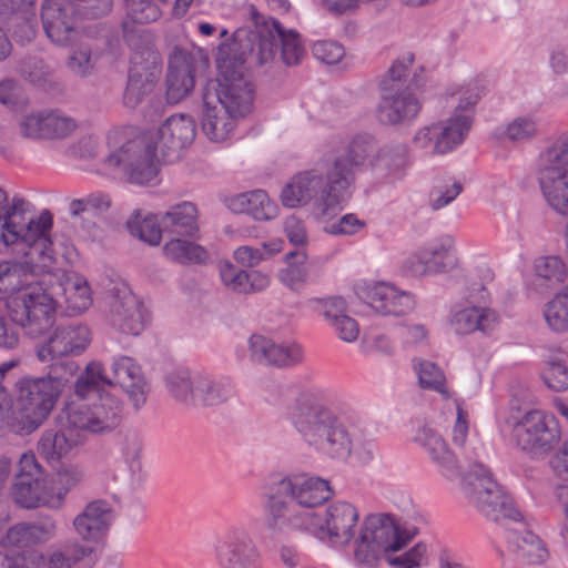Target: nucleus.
Wrapping results in <instances>:
<instances>
[{"label":"nucleus","instance_id":"1","mask_svg":"<svg viewBox=\"0 0 568 568\" xmlns=\"http://www.w3.org/2000/svg\"><path fill=\"white\" fill-rule=\"evenodd\" d=\"M369 151V143L356 138L334 159L320 160L312 169L295 174L282 189V204L294 209L315 201L324 212L336 206L354 180V170L364 163Z\"/></svg>","mask_w":568,"mask_h":568},{"label":"nucleus","instance_id":"2","mask_svg":"<svg viewBox=\"0 0 568 568\" xmlns=\"http://www.w3.org/2000/svg\"><path fill=\"white\" fill-rule=\"evenodd\" d=\"M244 52L217 58L220 78L207 81L203 89L202 130L212 142L229 139L235 129L236 119L251 112L254 89L244 77Z\"/></svg>","mask_w":568,"mask_h":568},{"label":"nucleus","instance_id":"3","mask_svg":"<svg viewBox=\"0 0 568 568\" xmlns=\"http://www.w3.org/2000/svg\"><path fill=\"white\" fill-rule=\"evenodd\" d=\"M73 388L79 400L67 402L57 417L63 428L105 434L120 425L123 404L109 390L110 376L101 362H89L77 377Z\"/></svg>","mask_w":568,"mask_h":568},{"label":"nucleus","instance_id":"4","mask_svg":"<svg viewBox=\"0 0 568 568\" xmlns=\"http://www.w3.org/2000/svg\"><path fill=\"white\" fill-rule=\"evenodd\" d=\"M288 419L312 450L338 460L351 456L355 439L353 432L332 408L314 396H300L288 410Z\"/></svg>","mask_w":568,"mask_h":568},{"label":"nucleus","instance_id":"5","mask_svg":"<svg viewBox=\"0 0 568 568\" xmlns=\"http://www.w3.org/2000/svg\"><path fill=\"white\" fill-rule=\"evenodd\" d=\"M29 202L19 195L9 200L8 193L0 186V248L18 243L31 245V255L50 262V232L53 215L43 210L37 217L26 216Z\"/></svg>","mask_w":568,"mask_h":568},{"label":"nucleus","instance_id":"6","mask_svg":"<svg viewBox=\"0 0 568 568\" xmlns=\"http://www.w3.org/2000/svg\"><path fill=\"white\" fill-rule=\"evenodd\" d=\"M474 507L488 520L504 527L507 549L520 561L538 565L548 558V550L534 534L514 499H475Z\"/></svg>","mask_w":568,"mask_h":568},{"label":"nucleus","instance_id":"7","mask_svg":"<svg viewBox=\"0 0 568 568\" xmlns=\"http://www.w3.org/2000/svg\"><path fill=\"white\" fill-rule=\"evenodd\" d=\"M57 288L59 286H52V275H44L38 283L13 295L7 304L11 323L32 338L48 333L55 322Z\"/></svg>","mask_w":568,"mask_h":568},{"label":"nucleus","instance_id":"8","mask_svg":"<svg viewBox=\"0 0 568 568\" xmlns=\"http://www.w3.org/2000/svg\"><path fill=\"white\" fill-rule=\"evenodd\" d=\"M250 13L254 29L247 36L251 43L248 55L263 65L272 61L280 49L282 61L287 67L297 65L305 54L298 33L285 30L276 19H266L253 6Z\"/></svg>","mask_w":568,"mask_h":568},{"label":"nucleus","instance_id":"9","mask_svg":"<svg viewBox=\"0 0 568 568\" xmlns=\"http://www.w3.org/2000/svg\"><path fill=\"white\" fill-rule=\"evenodd\" d=\"M165 387L175 400L191 406H216L235 395V388L230 379L214 378L204 372L189 368L168 373Z\"/></svg>","mask_w":568,"mask_h":568},{"label":"nucleus","instance_id":"10","mask_svg":"<svg viewBox=\"0 0 568 568\" xmlns=\"http://www.w3.org/2000/svg\"><path fill=\"white\" fill-rule=\"evenodd\" d=\"M416 534L417 528L402 529L389 515H371L365 519L356 541L355 559L369 566L382 558L387 561V556L404 548Z\"/></svg>","mask_w":568,"mask_h":568},{"label":"nucleus","instance_id":"11","mask_svg":"<svg viewBox=\"0 0 568 568\" xmlns=\"http://www.w3.org/2000/svg\"><path fill=\"white\" fill-rule=\"evenodd\" d=\"M111 149L104 163L110 169L122 166L131 183L148 184L158 175L155 160L158 154L153 145L142 139H126L124 130H114L108 134Z\"/></svg>","mask_w":568,"mask_h":568},{"label":"nucleus","instance_id":"12","mask_svg":"<svg viewBox=\"0 0 568 568\" xmlns=\"http://www.w3.org/2000/svg\"><path fill=\"white\" fill-rule=\"evenodd\" d=\"M513 437L519 449L532 457H544L561 442V427L550 412L530 409L511 424Z\"/></svg>","mask_w":568,"mask_h":568},{"label":"nucleus","instance_id":"13","mask_svg":"<svg viewBox=\"0 0 568 568\" xmlns=\"http://www.w3.org/2000/svg\"><path fill=\"white\" fill-rule=\"evenodd\" d=\"M327 499L311 500V518L308 530L320 540L334 546H346L354 537V528L358 521V511L346 500H337L326 505Z\"/></svg>","mask_w":568,"mask_h":568},{"label":"nucleus","instance_id":"14","mask_svg":"<svg viewBox=\"0 0 568 568\" xmlns=\"http://www.w3.org/2000/svg\"><path fill=\"white\" fill-rule=\"evenodd\" d=\"M17 390L18 406L24 428L29 433L43 424L61 395L43 376H27L19 379Z\"/></svg>","mask_w":568,"mask_h":568},{"label":"nucleus","instance_id":"15","mask_svg":"<svg viewBox=\"0 0 568 568\" xmlns=\"http://www.w3.org/2000/svg\"><path fill=\"white\" fill-rule=\"evenodd\" d=\"M128 83L123 92V104L135 109L149 95L161 73V60L151 48L134 50L131 58Z\"/></svg>","mask_w":568,"mask_h":568},{"label":"nucleus","instance_id":"16","mask_svg":"<svg viewBox=\"0 0 568 568\" xmlns=\"http://www.w3.org/2000/svg\"><path fill=\"white\" fill-rule=\"evenodd\" d=\"M473 119L469 114H457L446 122L433 123L419 129L413 142L420 149L433 145L437 154H445L459 145L471 128Z\"/></svg>","mask_w":568,"mask_h":568},{"label":"nucleus","instance_id":"17","mask_svg":"<svg viewBox=\"0 0 568 568\" xmlns=\"http://www.w3.org/2000/svg\"><path fill=\"white\" fill-rule=\"evenodd\" d=\"M17 245H23L27 247L24 252L26 261H3L0 262V287L3 295L14 293L20 294L22 290L31 286L33 283H38L36 275L40 272L49 271L55 261V252L53 248L52 240L50 239V262L38 260L32 256L31 245L28 243H18Z\"/></svg>","mask_w":568,"mask_h":568},{"label":"nucleus","instance_id":"18","mask_svg":"<svg viewBox=\"0 0 568 568\" xmlns=\"http://www.w3.org/2000/svg\"><path fill=\"white\" fill-rule=\"evenodd\" d=\"M195 135L194 119L187 114H174L159 128L156 143L153 148L160 153L164 163H174L193 143Z\"/></svg>","mask_w":568,"mask_h":568},{"label":"nucleus","instance_id":"19","mask_svg":"<svg viewBox=\"0 0 568 568\" xmlns=\"http://www.w3.org/2000/svg\"><path fill=\"white\" fill-rule=\"evenodd\" d=\"M312 507L310 499H268L264 521L271 537L292 529H308Z\"/></svg>","mask_w":568,"mask_h":568},{"label":"nucleus","instance_id":"20","mask_svg":"<svg viewBox=\"0 0 568 568\" xmlns=\"http://www.w3.org/2000/svg\"><path fill=\"white\" fill-rule=\"evenodd\" d=\"M357 297L383 316H403L415 307L414 296L385 282L359 285Z\"/></svg>","mask_w":568,"mask_h":568},{"label":"nucleus","instance_id":"21","mask_svg":"<svg viewBox=\"0 0 568 568\" xmlns=\"http://www.w3.org/2000/svg\"><path fill=\"white\" fill-rule=\"evenodd\" d=\"M265 488L267 497H333L336 494L328 480L307 473H273L268 476Z\"/></svg>","mask_w":568,"mask_h":568},{"label":"nucleus","instance_id":"22","mask_svg":"<svg viewBox=\"0 0 568 568\" xmlns=\"http://www.w3.org/2000/svg\"><path fill=\"white\" fill-rule=\"evenodd\" d=\"M91 342L89 327L81 323L58 325L49 338L37 346V356L41 362L80 355Z\"/></svg>","mask_w":568,"mask_h":568},{"label":"nucleus","instance_id":"23","mask_svg":"<svg viewBox=\"0 0 568 568\" xmlns=\"http://www.w3.org/2000/svg\"><path fill=\"white\" fill-rule=\"evenodd\" d=\"M381 100L376 109L379 123L389 126L409 125L422 111L423 103L414 90L379 91Z\"/></svg>","mask_w":568,"mask_h":568},{"label":"nucleus","instance_id":"24","mask_svg":"<svg viewBox=\"0 0 568 568\" xmlns=\"http://www.w3.org/2000/svg\"><path fill=\"white\" fill-rule=\"evenodd\" d=\"M110 369L111 388L120 386L132 407L140 410L150 394V385L140 364L130 356L121 355L112 358Z\"/></svg>","mask_w":568,"mask_h":568},{"label":"nucleus","instance_id":"25","mask_svg":"<svg viewBox=\"0 0 568 568\" xmlns=\"http://www.w3.org/2000/svg\"><path fill=\"white\" fill-rule=\"evenodd\" d=\"M41 20L47 37L58 45L75 40V8L71 0H45L41 7Z\"/></svg>","mask_w":568,"mask_h":568},{"label":"nucleus","instance_id":"26","mask_svg":"<svg viewBox=\"0 0 568 568\" xmlns=\"http://www.w3.org/2000/svg\"><path fill=\"white\" fill-rule=\"evenodd\" d=\"M215 558L220 568H262L261 554L243 531H234L215 546Z\"/></svg>","mask_w":568,"mask_h":568},{"label":"nucleus","instance_id":"27","mask_svg":"<svg viewBox=\"0 0 568 568\" xmlns=\"http://www.w3.org/2000/svg\"><path fill=\"white\" fill-rule=\"evenodd\" d=\"M538 182L549 206L561 215H568V165L561 161L551 162L548 152H545L541 155Z\"/></svg>","mask_w":568,"mask_h":568},{"label":"nucleus","instance_id":"28","mask_svg":"<svg viewBox=\"0 0 568 568\" xmlns=\"http://www.w3.org/2000/svg\"><path fill=\"white\" fill-rule=\"evenodd\" d=\"M75 128V121L59 110L30 113L20 122L22 136L32 140L64 139Z\"/></svg>","mask_w":568,"mask_h":568},{"label":"nucleus","instance_id":"29","mask_svg":"<svg viewBox=\"0 0 568 568\" xmlns=\"http://www.w3.org/2000/svg\"><path fill=\"white\" fill-rule=\"evenodd\" d=\"M194 71L193 54L175 49L169 58L165 78L168 103L176 104L192 93L195 85Z\"/></svg>","mask_w":568,"mask_h":568},{"label":"nucleus","instance_id":"30","mask_svg":"<svg viewBox=\"0 0 568 568\" xmlns=\"http://www.w3.org/2000/svg\"><path fill=\"white\" fill-rule=\"evenodd\" d=\"M252 361L270 366L287 367L302 362L303 351L296 344H276L271 338L254 334L248 339Z\"/></svg>","mask_w":568,"mask_h":568},{"label":"nucleus","instance_id":"31","mask_svg":"<svg viewBox=\"0 0 568 568\" xmlns=\"http://www.w3.org/2000/svg\"><path fill=\"white\" fill-rule=\"evenodd\" d=\"M126 19L122 22L124 40L132 50L150 48V37L145 32L136 33L130 29L131 23H150L161 17V10L152 0H125Z\"/></svg>","mask_w":568,"mask_h":568},{"label":"nucleus","instance_id":"32","mask_svg":"<svg viewBox=\"0 0 568 568\" xmlns=\"http://www.w3.org/2000/svg\"><path fill=\"white\" fill-rule=\"evenodd\" d=\"M146 322V310L138 296L131 292H123L115 297L112 304V323L122 333L139 335Z\"/></svg>","mask_w":568,"mask_h":568},{"label":"nucleus","instance_id":"33","mask_svg":"<svg viewBox=\"0 0 568 568\" xmlns=\"http://www.w3.org/2000/svg\"><path fill=\"white\" fill-rule=\"evenodd\" d=\"M113 520V510L105 499H93L79 514L73 526L83 540H98Z\"/></svg>","mask_w":568,"mask_h":568},{"label":"nucleus","instance_id":"34","mask_svg":"<svg viewBox=\"0 0 568 568\" xmlns=\"http://www.w3.org/2000/svg\"><path fill=\"white\" fill-rule=\"evenodd\" d=\"M413 442L425 449L433 462L452 475L459 474V465L443 436L428 425L418 427Z\"/></svg>","mask_w":568,"mask_h":568},{"label":"nucleus","instance_id":"35","mask_svg":"<svg viewBox=\"0 0 568 568\" xmlns=\"http://www.w3.org/2000/svg\"><path fill=\"white\" fill-rule=\"evenodd\" d=\"M57 526L51 518L38 524H18L8 529L1 538L3 547L24 548L50 540L55 535Z\"/></svg>","mask_w":568,"mask_h":568},{"label":"nucleus","instance_id":"36","mask_svg":"<svg viewBox=\"0 0 568 568\" xmlns=\"http://www.w3.org/2000/svg\"><path fill=\"white\" fill-rule=\"evenodd\" d=\"M499 323V315L496 311L487 307H466L454 313L449 324L456 334H470L479 331L491 332Z\"/></svg>","mask_w":568,"mask_h":568},{"label":"nucleus","instance_id":"37","mask_svg":"<svg viewBox=\"0 0 568 568\" xmlns=\"http://www.w3.org/2000/svg\"><path fill=\"white\" fill-rule=\"evenodd\" d=\"M165 233L179 236H193L199 231L197 209L192 202H181L160 213Z\"/></svg>","mask_w":568,"mask_h":568},{"label":"nucleus","instance_id":"38","mask_svg":"<svg viewBox=\"0 0 568 568\" xmlns=\"http://www.w3.org/2000/svg\"><path fill=\"white\" fill-rule=\"evenodd\" d=\"M230 209L239 214H247L256 221L272 220L277 212L276 204L263 190H254L232 197Z\"/></svg>","mask_w":568,"mask_h":568},{"label":"nucleus","instance_id":"39","mask_svg":"<svg viewBox=\"0 0 568 568\" xmlns=\"http://www.w3.org/2000/svg\"><path fill=\"white\" fill-rule=\"evenodd\" d=\"M220 275L223 284L231 291L239 294H250L264 290L270 278L257 271L246 272L237 268L231 263L222 264Z\"/></svg>","mask_w":568,"mask_h":568},{"label":"nucleus","instance_id":"40","mask_svg":"<svg viewBox=\"0 0 568 568\" xmlns=\"http://www.w3.org/2000/svg\"><path fill=\"white\" fill-rule=\"evenodd\" d=\"M414 62V54L406 53L390 64L389 69L379 82V91H387L389 88L395 90H416L424 85V78L414 72L408 81V74Z\"/></svg>","mask_w":568,"mask_h":568},{"label":"nucleus","instance_id":"41","mask_svg":"<svg viewBox=\"0 0 568 568\" xmlns=\"http://www.w3.org/2000/svg\"><path fill=\"white\" fill-rule=\"evenodd\" d=\"M407 156L408 151L405 144L385 145L372 163L373 171L381 179H399L408 165Z\"/></svg>","mask_w":568,"mask_h":568},{"label":"nucleus","instance_id":"42","mask_svg":"<svg viewBox=\"0 0 568 568\" xmlns=\"http://www.w3.org/2000/svg\"><path fill=\"white\" fill-rule=\"evenodd\" d=\"M462 489L464 494L477 497H481L484 495L504 497L507 495L505 488L481 464L475 465L470 471L463 476Z\"/></svg>","mask_w":568,"mask_h":568},{"label":"nucleus","instance_id":"43","mask_svg":"<svg viewBox=\"0 0 568 568\" xmlns=\"http://www.w3.org/2000/svg\"><path fill=\"white\" fill-rule=\"evenodd\" d=\"M52 286H59L55 300L61 295L67 308L74 314L87 311L92 303L90 287L84 280L67 278L64 282H55L52 277Z\"/></svg>","mask_w":568,"mask_h":568},{"label":"nucleus","instance_id":"44","mask_svg":"<svg viewBox=\"0 0 568 568\" xmlns=\"http://www.w3.org/2000/svg\"><path fill=\"white\" fill-rule=\"evenodd\" d=\"M287 267L281 270V282L291 290H298L312 278V263L305 250H294L286 253Z\"/></svg>","mask_w":568,"mask_h":568},{"label":"nucleus","instance_id":"45","mask_svg":"<svg viewBox=\"0 0 568 568\" xmlns=\"http://www.w3.org/2000/svg\"><path fill=\"white\" fill-rule=\"evenodd\" d=\"M43 475L42 466L31 452L22 454L18 464V473L12 484V497H29L33 486Z\"/></svg>","mask_w":568,"mask_h":568},{"label":"nucleus","instance_id":"46","mask_svg":"<svg viewBox=\"0 0 568 568\" xmlns=\"http://www.w3.org/2000/svg\"><path fill=\"white\" fill-rule=\"evenodd\" d=\"M426 257L429 260L433 274L448 272L457 265L454 243L448 236L426 246Z\"/></svg>","mask_w":568,"mask_h":568},{"label":"nucleus","instance_id":"47","mask_svg":"<svg viewBox=\"0 0 568 568\" xmlns=\"http://www.w3.org/2000/svg\"><path fill=\"white\" fill-rule=\"evenodd\" d=\"M163 250L169 258L181 264H201L209 257L207 251L203 246L181 239L171 240Z\"/></svg>","mask_w":568,"mask_h":568},{"label":"nucleus","instance_id":"48","mask_svg":"<svg viewBox=\"0 0 568 568\" xmlns=\"http://www.w3.org/2000/svg\"><path fill=\"white\" fill-rule=\"evenodd\" d=\"M77 444L64 432L47 430L38 443L40 455L48 462H58Z\"/></svg>","mask_w":568,"mask_h":568},{"label":"nucleus","instance_id":"49","mask_svg":"<svg viewBox=\"0 0 568 568\" xmlns=\"http://www.w3.org/2000/svg\"><path fill=\"white\" fill-rule=\"evenodd\" d=\"M126 225L132 235L149 243L150 245L160 244L162 233H165L161 225L160 213L154 216L145 217L141 221L139 220V213H136L129 219Z\"/></svg>","mask_w":568,"mask_h":568},{"label":"nucleus","instance_id":"50","mask_svg":"<svg viewBox=\"0 0 568 568\" xmlns=\"http://www.w3.org/2000/svg\"><path fill=\"white\" fill-rule=\"evenodd\" d=\"M544 316L551 331H568V286L547 304Z\"/></svg>","mask_w":568,"mask_h":568},{"label":"nucleus","instance_id":"51","mask_svg":"<svg viewBox=\"0 0 568 568\" xmlns=\"http://www.w3.org/2000/svg\"><path fill=\"white\" fill-rule=\"evenodd\" d=\"M16 70L26 81L33 85H43L50 78L48 65L38 57L22 59Z\"/></svg>","mask_w":568,"mask_h":568},{"label":"nucleus","instance_id":"52","mask_svg":"<svg viewBox=\"0 0 568 568\" xmlns=\"http://www.w3.org/2000/svg\"><path fill=\"white\" fill-rule=\"evenodd\" d=\"M537 276L545 278L550 284L562 283L567 276L566 265L557 255L541 256L535 262Z\"/></svg>","mask_w":568,"mask_h":568},{"label":"nucleus","instance_id":"53","mask_svg":"<svg viewBox=\"0 0 568 568\" xmlns=\"http://www.w3.org/2000/svg\"><path fill=\"white\" fill-rule=\"evenodd\" d=\"M277 252H280V246L275 243H263L261 247L246 245L239 247L234 252V258L242 266L253 267Z\"/></svg>","mask_w":568,"mask_h":568},{"label":"nucleus","instance_id":"54","mask_svg":"<svg viewBox=\"0 0 568 568\" xmlns=\"http://www.w3.org/2000/svg\"><path fill=\"white\" fill-rule=\"evenodd\" d=\"M78 368L79 366L74 361L58 359L49 365V369L43 377L61 394Z\"/></svg>","mask_w":568,"mask_h":568},{"label":"nucleus","instance_id":"55","mask_svg":"<svg viewBox=\"0 0 568 568\" xmlns=\"http://www.w3.org/2000/svg\"><path fill=\"white\" fill-rule=\"evenodd\" d=\"M417 375L422 388L433 389L447 396L444 373L435 363L428 361L420 362Z\"/></svg>","mask_w":568,"mask_h":568},{"label":"nucleus","instance_id":"56","mask_svg":"<svg viewBox=\"0 0 568 568\" xmlns=\"http://www.w3.org/2000/svg\"><path fill=\"white\" fill-rule=\"evenodd\" d=\"M314 58L325 64H337L345 55L342 44L336 41L321 40L316 41L312 47Z\"/></svg>","mask_w":568,"mask_h":568},{"label":"nucleus","instance_id":"57","mask_svg":"<svg viewBox=\"0 0 568 568\" xmlns=\"http://www.w3.org/2000/svg\"><path fill=\"white\" fill-rule=\"evenodd\" d=\"M70 214L74 219L73 225L83 232L88 233L89 235L93 234L94 231L98 229V222L101 220L102 216H100L94 211H91L85 205H75V200L71 201L70 206Z\"/></svg>","mask_w":568,"mask_h":568},{"label":"nucleus","instance_id":"58","mask_svg":"<svg viewBox=\"0 0 568 568\" xmlns=\"http://www.w3.org/2000/svg\"><path fill=\"white\" fill-rule=\"evenodd\" d=\"M0 102L11 108H20L28 103V98L18 81L3 79L0 81Z\"/></svg>","mask_w":568,"mask_h":568},{"label":"nucleus","instance_id":"59","mask_svg":"<svg viewBox=\"0 0 568 568\" xmlns=\"http://www.w3.org/2000/svg\"><path fill=\"white\" fill-rule=\"evenodd\" d=\"M545 384L555 392H562L568 388V366L564 362H549L542 373Z\"/></svg>","mask_w":568,"mask_h":568},{"label":"nucleus","instance_id":"60","mask_svg":"<svg viewBox=\"0 0 568 568\" xmlns=\"http://www.w3.org/2000/svg\"><path fill=\"white\" fill-rule=\"evenodd\" d=\"M284 233L296 250H305L308 237L304 222L295 215H290L284 221Z\"/></svg>","mask_w":568,"mask_h":568},{"label":"nucleus","instance_id":"61","mask_svg":"<svg viewBox=\"0 0 568 568\" xmlns=\"http://www.w3.org/2000/svg\"><path fill=\"white\" fill-rule=\"evenodd\" d=\"M427 551L424 542H417L410 550L399 556H387V562L397 568H414L420 565Z\"/></svg>","mask_w":568,"mask_h":568},{"label":"nucleus","instance_id":"62","mask_svg":"<svg viewBox=\"0 0 568 568\" xmlns=\"http://www.w3.org/2000/svg\"><path fill=\"white\" fill-rule=\"evenodd\" d=\"M10 26L13 31V36L20 42H29L34 39L37 30H36V14H19L18 17H11Z\"/></svg>","mask_w":568,"mask_h":568},{"label":"nucleus","instance_id":"63","mask_svg":"<svg viewBox=\"0 0 568 568\" xmlns=\"http://www.w3.org/2000/svg\"><path fill=\"white\" fill-rule=\"evenodd\" d=\"M68 68L77 75L87 77L91 74L94 63L91 58V51L87 47L74 50L68 60Z\"/></svg>","mask_w":568,"mask_h":568},{"label":"nucleus","instance_id":"64","mask_svg":"<svg viewBox=\"0 0 568 568\" xmlns=\"http://www.w3.org/2000/svg\"><path fill=\"white\" fill-rule=\"evenodd\" d=\"M463 191V185L459 182H454L452 185H438L430 192V205L433 210H439L450 202H453Z\"/></svg>","mask_w":568,"mask_h":568}]
</instances>
